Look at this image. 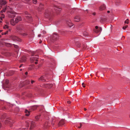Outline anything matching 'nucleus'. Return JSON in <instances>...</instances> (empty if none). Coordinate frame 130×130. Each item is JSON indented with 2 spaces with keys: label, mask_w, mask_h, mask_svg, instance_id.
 <instances>
[{
  "label": "nucleus",
  "mask_w": 130,
  "mask_h": 130,
  "mask_svg": "<svg viewBox=\"0 0 130 130\" xmlns=\"http://www.w3.org/2000/svg\"><path fill=\"white\" fill-rule=\"evenodd\" d=\"M64 124V120L63 119L61 120L58 124V125L59 126H62Z\"/></svg>",
  "instance_id": "9d476101"
},
{
  "label": "nucleus",
  "mask_w": 130,
  "mask_h": 130,
  "mask_svg": "<svg viewBox=\"0 0 130 130\" xmlns=\"http://www.w3.org/2000/svg\"><path fill=\"white\" fill-rule=\"evenodd\" d=\"M46 77L45 76H43L41 77L39 79V81H42V82H44L45 81Z\"/></svg>",
  "instance_id": "9b49d317"
},
{
  "label": "nucleus",
  "mask_w": 130,
  "mask_h": 130,
  "mask_svg": "<svg viewBox=\"0 0 130 130\" xmlns=\"http://www.w3.org/2000/svg\"><path fill=\"white\" fill-rule=\"evenodd\" d=\"M128 19H127L126 21H125V23L128 24Z\"/></svg>",
  "instance_id": "a878e982"
},
{
  "label": "nucleus",
  "mask_w": 130,
  "mask_h": 130,
  "mask_svg": "<svg viewBox=\"0 0 130 130\" xmlns=\"http://www.w3.org/2000/svg\"><path fill=\"white\" fill-rule=\"evenodd\" d=\"M26 113L25 115L26 116H28L29 115V112L27 110H26L25 111Z\"/></svg>",
  "instance_id": "aec40b11"
},
{
  "label": "nucleus",
  "mask_w": 130,
  "mask_h": 130,
  "mask_svg": "<svg viewBox=\"0 0 130 130\" xmlns=\"http://www.w3.org/2000/svg\"><path fill=\"white\" fill-rule=\"evenodd\" d=\"M41 36V34H39L38 35V37H40Z\"/></svg>",
  "instance_id": "58836bf2"
},
{
  "label": "nucleus",
  "mask_w": 130,
  "mask_h": 130,
  "mask_svg": "<svg viewBox=\"0 0 130 130\" xmlns=\"http://www.w3.org/2000/svg\"><path fill=\"white\" fill-rule=\"evenodd\" d=\"M49 124H48L47 122H46L44 124V126L45 127H47L48 126H49Z\"/></svg>",
  "instance_id": "412c9836"
},
{
  "label": "nucleus",
  "mask_w": 130,
  "mask_h": 130,
  "mask_svg": "<svg viewBox=\"0 0 130 130\" xmlns=\"http://www.w3.org/2000/svg\"><path fill=\"white\" fill-rule=\"evenodd\" d=\"M22 20L21 17L20 16H18L15 18V23H17L19 22Z\"/></svg>",
  "instance_id": "0eeeda50"
},
{
  "label": "nucleus",
  "mask_w": 130,
  "mask_h": 130,
  "mask_svg": "<svg viewBox=\"0 0 130 130\" xmlns=\"http://www.w3.org/2000/svg\"><path fill=\"white\" fill-rule=\"evenodd\" d=\"M26 82H26V84H28L30 83V81L29 80H28Z\"/></svg>",
  "instance_id": "72a5a7b5"
},
{
  "label": "nucleus",
  "mask_w": 130,
  "mask_h": 130,
  "mask_svg": "<svg viewBox=\"0 0 130 130\" xmlns=\"http://www.w3.org/2000/svg\"><path fill=\"white\" fill-rule=\"evenodd\" d=\"M29 122L30 123H31L30 128L31 129L34 126L35 123L34 122L32 121H30Z\"/></svg>",
  "instance_id": "4468645a"
},
{
  "label": "nucleus",
  "mask_w": 130,
  "mask_h": 130,
  "mask_svg": "<svg viewBox=\"0 0 130 130\" xmlns=\"http://www.w3.org/2000/svg\"><path fill=\"white\" fill-rule=\"evenodd\" d=\"M10 38L12 40L15 41H21V39L20 38L14 35L11 36L10 37Z\"/></svg>",
  "instance_id": "20e7f679"
},
{
  "label": "nucleus",
  "mask_w": 130,
  "mask_h": 130,
  "mask_svg": "<svg viewBox=\"0 0 130 130\" xmlns=\"http://www.w3.org/2000/svg\"><path fill=\"white\" fill-rule=\"evenodd\" d=\"M5 122L6 123H9L10 122V121L8 120H6Z\"/></svg>",
  "instance_id": "c756f323"
},
{
  "label": "nucleus",
  "mask_w": 130,
  "mask_h": 130,
  "mask_svg": "<svg viewBox=\"0 0 130 130\" xmlns=\"http://www.w3.org/2000/svg\"><path fill=\"white\" fill-rule=\"evenodd\" d=\"M22 70V69H20V71H21Z\"/></svg>",
  "instance_id": "864d4df0"
},
{
  "label": "nucleus",
  "mask_w": 130,
  "mask_h": 130,
  "mask_svg": "<svg viewBox=\"0 0 130 130\" xmlns=\"http://www.w3.org/2000/svg\"><path fill=\"white\" fill-rule=\"evenodd\" d=\"M84 110H85V111H86V109L85 108H84Z\"/></svg>",
  "instance_id": "de8ad7c7"
},
{
  "label": "nucleus",
  "mask_w": 130,
  "mask_h": 130,
  "mask_svg": "<svg viewBox=\"0 0 130 130\" xmlns=\"http://www.w3.org/2000/svg\"><path fill=\"white\" fill-rule=\"evenodd\" d=\"M38 106L37 105H34L31 106L30 107L29 110H34L36 109Z\"/></svg>",
  "instance_id": "f8f14e48"
},
{
  "label": "nucleus",
  "mask_w": 130,
  "mask_h": 130,
  "mask_svg": "<svg viewBox=\"0 0 130 130\" xmlns=\"http://www.w3.org/2000/svg\"><path fill=\"white\" fill-rule=\"evenodd\" d=\"M42 42V41L41 40H40V43H41Z\"/></svg>",
  "instance_id": "49530a36"
},
{
  "label": "nucleus",
  "mask_w": 130,
  "mask_h": 130,
  "mask_svg": "<svg viewBox=\"0 0 130 130\" xmlns=\"http://www.w3.org/2000/svg\"><path fill=\"white\" fill-rule=\"evenodd\" d=\"M9 82V81L8 80H6L5 83L6 84H8Z\"/></svg>",
  "instance_id": "2f4dec72"
},
{
  "label": "nucleus",
  "mask_w": 130,
  "mask_h": 130,
  "mask_svg": "<svg viewBox=\"0 0 130 130\" xmlns=\"http://www.w3.org/2000/svg\"><path fill=\"white\" fill-rule=\"evenodd\" d=\"M67 24L70 27L73 25V24L71 22V20H69L68 22H67Z\"/></svg>",
  "instance_id": "2eb2a0df"
},
{
  "label": "nucleus",
  "mask_w": 130,
  "mask_h": 130,
  "mask_svg": "<svg viewBox=\"0 0 130 130\" xmlns=\"http://www.w3.org/2000/svg\"><path fill=\"white\" fill-rule=\"evenodd\" d=\"M29 126V124H28L27 125V126Z\"/></svg>",
  "instance_id": "8fccbe9b"
},
{
  "label": "nucleus",
  "mask_w": 130,
  "mask_h": 130,
  "mask_svg": "<svg viewBox=\"0 0 130 130\" xmlns=\"http://www.w3.org/2000/svg\"><path fill=\"white\" fill-rule=\"evenodd\" d=\"M6 10H7L8 12H10V10L11 11H12V10L9 6H6L4 7L3 9L1 11V12L2 13L3 12H5Z\"/></svg>",
  "instance_id": "7ed1b4c3"
},
{
  "label": "nucleus",
  "mask_w": 130,
  "mask_h": 130,
  "mask_svg": "<svg viewBox=\"0 0 130 130\" xmlns=\"http://www.w3.org/2000/svg\"><path fill=\"white\" fill-rule=\"evenodd\" d=\"M1 37H2L1 35H0V38Z\"/></svg>",
  "instance_id": "09e8293b"
},
{
  "label": "nucleus",
  "mask_w": 130,
  "mask_h": 130,
  "mask_svg": "<svg viewBox=\"0 0 130 130\" xmlns=\"http://www.w3.org/2000/svg\"><path fill=\"white\" fill-rule=\"evenodd\" d=\"M25 15H28V16H26L27 19H30V20H32V19L31 18V15L28 14V12H27V11L25 12Z\"/></svg>",
  "instance_id": "ddd939ff"
},
{
  "label": "nucleus",
  "mask_w": 130,
  "mask_h": 130,
  "mask_svg": "<svg viewBox=\"0 0 130 130\" xmlns=\"http://www.w3.org/2000/svg\"><path fill=\"white\" fill-rule=\"evenodd\" d=\"M8 31H7L6 32H4V33H3V32H2V35H6V34H8Z\"/></svg>",
  "instance_id": "b1692460"
},
{
  "label": "nucleus",
  "mask_w": 130,
  "mask_h": 130,
  "mask_svg": "<svg viewBox=\"0 0 130 130\" xmlns=\"http://www.w3.org/2000/svg\"><path fill=\"white\" fill-rule=\"evenodd\" d=\"M0 18H1L2 19H3V18H5V15H4V14H3L2 15V16L1 17H0Z\"/></svg>",
  "instance_id": "7c9ffc66"
},
{
  "label": "nucleus",
  "mask_w": 130,
  "mask_h": 130,
  "mask_svg": "<svg viewBox=\"0 0 130 130\" xmlns=\"http://www.w3.org/2000/svg\"><path fill=\"white\" fill-rule=\"evenodd\" d=\"M68 104H70V103H71V102H70V101H68Z\"/></svg>",
  "instance_id": "ea45409f"
},
{
  "label": "nucleus",
  "mask_w": 130,
  "mask_h": 130,
  "mask_svg": "<svg viewBox=\"0 0 130 130\" xmlns=\"http://www.w3.org/2000/svg\"><path fill=\"white\" fill-rule=\"evenodd\" d=\"M46 13H45V15H46Z\"/></svg>",
  "instance_id": "5fc2aeb1"
},
{
  "label": "nucleus",
  "mask_w": 130,
  "mask_h": 130,
  "mask_svg": "<svg viewBox=\"0 0 130 130\" xmlns=\"http://www.w3.org/2000/svg\"><path fill=\"white\" fill-rule=\"evenodd\" d=\"M40 117V115H39L35 117V119L37 120H38L39 119Z\"/></svg>",
  "instance_id": "4be33fe9"
},
{
  "label": "nucleus",
  "mask_w": 130,
  "mask_h": 130,
  "mask_svg": "<svg viewBox=\"0 0 130 130\" xmlns=\"http://www.w3.org/2000/svg\"><path fill=\"white\" fill-rule=\"evenodd\" d=\"M24 57H22V60L23 62H25L26 60V58H24V59H23V58Z\"/></svg>",
  "instance_id": "393cba45"
},
{
  "label": "nucleus",
  "mask_w": 130,
  "mask_h": 130,
  "mask_svg": "<svg viewBox=\"0 0 130 130\" xmlns=\"http://www.w3.org/2000/svg\"><path fill=\"white\" fill-rule=\"evenodd\" d=\"M110 11H107V12L108 13H110Z\"/></svg>",
  "instance_id": "37998d69"
},
{
  "label": "nucleus",
  "mask_w": 130,
  "mask_h": 130,
  "mask_svg": "<svg viewBox=\"0 0 130 130\" xmlns=\"http://www.w3.org/2000/svg\"><path fill=\"white\" fill-rule=\"evenodd\" d=\"M23 65L22 64H21L19 66V68H20Z\"/></svg>",
  "instance_id": "a19ab883"
},
{
  "label": "nucleus",
  "mask_w": 130,
  "mask_h": 130,
  "mask_svg": "<svg viewBox=\"0 0 130 130\" xmlns=\"http://www.w3.org/2000/svg\"><path fill=\"white\" fill-rule=\"evenodd\" d=\"M2 19L1 18H0V23H2Z\"/></svg>",
  "instance_id": "473e14b6"
},
{
  "label": "nucleus",
  "mask_w": 130,
  "mask_h": 130,
  "mask_svg": "<svg viewBox=\"0 0 130 130\" xmlns=\"http://www.w3.org/2000/svg\"><path fill=\"white\" fill-rule=\"evenodd\" d=\"M18 46H17V47H16V48H18Z\"/></svg>",
  "instance_id": "603ef678"
},
{
  "label": "nucleus",
  "mask_w": 130,
  "mask_h": 130,
  "mask_svg": "<svg viewBox=\"0 0 130 130\" xmlns=\"http://www.w3.org/2000/svg\"><path fill=\"white\" fill-rule=\"evenodd\" d=\"M25 74L26 75H27V74H28V73H27V72H25Z\"/></svg>",
  "instance_id": "79ce46f5"
},
{
  "label": "nucleus",
  "mask_w": 130,
  "mask_h": 130,
  "mask_svg": "<svg viewBox=\"0 0 130 130\" xmlns=\"http://www.w3.org/2000/svg\"><path fill=\"white\" fill-rule=\"evenodd\" d=\"M10 22L11 24L13 25H15V22H14V19H13L11 20Z\"/></svg>",
  "instance_id": "6ab92c4d"
},
{
  "label": "nucleus",
  "mask_w": 130,
  "mask_h": 130,
  "mask_svg": "<svg viewBox=\"0 0 130 130\" xmlns=\"http://www.w3.org/2000/svg\"><path fill=\"white\" fill-rule=\"evenodd\" d=\"M95 29L94 31L96 33L101 32L102 30V28L101 27H100L98 28V27L97 26H95Z\"/></svg>",
  "instance_id": "39448f33"
},
{
  "label": "nucleus",
  "mask_w": 130,
  "mask_h": 130,
  "mask_svg": "<svg viewBox=\"0 0 130 130\" xmlns=\"http://www.w3.org/2000/svg\"><path fill=\"white\" fill-rule=\"evenodd\" d=\"M33 3L34 4H36L37 3V0H33Z\"/></svg>",
  "instance_id": "bb28decb"
},
{
  "label": "nucleus",
  "mask_w": 130,
  "mask_h": 130,
  "mask_svg": "<svg viewBox=\"0 0 130 130\" xmlns=\"http://www.w3.org/2000/svg\"><path fill=\"white\" fill-rule=\"evenodd\" d=\"M17 29L18 31H21L24 30L23 26L21 25L18 26L17 27Z\"/></svg>",
  "instance_id": "6e6552de"
},
{
  "label": "nucleus",
  "mask_w": 130,
  "mask_h": 130,
  "mask_svg": "<svg viewBox=\"0 0 130 130\" xmlns=\"http://www.w3.org/2000/svg\"><path fill=\"white\" fill-rule=\"evenodd\" d=\"M82 85L83 86V87H85V86L84 85V83H83L82 84Z\"/></svg>",
  "instance_id": "c9c22d12"
},
{
  "label": "nucleus",
  "mask_w": 130,
  "mask_h": 130,
  "mask_svg": "<svg viewBox=\"0 0 130 130\" xmlns=\"http://www.w3.org/2000/svg\"><path fill=\"white\" fill-rule=\"evenodd\" d=\"M35 82V81L33 80H31V84H33Z\"/></svg>",
  "instance_id": "f704fd0d"
},
{
  "label": "nucleus",
  "mask_w": 130,
  "mask_h": 130,
  "mask_svg": "<svg viewBox=\"0 0 130 130\" xmlns=\"http://www.w3.org/2000/svg\"><path fill=\"white\" fill-rule=\"evenodd\" d=\"M7 2L6 0H0V6L5 5Z\"/></svg>",
  "instance_id": "1a4fd4ad"
},
{
  "label": "nucleus",
  "mask_w": 130,
  "mask_h": 130,
  "mask_svg": "<svg viewBox=\"0 0 130 130\" xmlns=\"http://www.w3.org/2000/svg\"><path fill=\"white\" fill-rule=\"evenodd\" d=\"M127 25L126 26H125L123 27V29L125 30L126 29V28L127 27Z\"/></svg>",
  "instance_id": "cd10ccee"
},
{
  "label": "nucleus",
  "mask_w": 130,
  "mask_h": 130,
  "mask_svg": "<svg viewBox=\"0 0 130 130\" xmlns=\"http://www.w3.org/2000/svg\"><path fill=\"white\" fill-rule=\"evenodd\" d=\"M105 8V5L103 4L102 5H101L100 8V10H103Z\"/></svg>",
  "instance_id": "dca6fc26"
},
{
  "label": "nucleus",
  "mask_w": 130,
  "mask_h": 130,
  "mask_svg": "<svg viewBox=\"0 0 130 130\" xmlns=\"http://www.w3.org/2000/svg\"><path fill=\"white\" fill-rule=\"evenodd\" d=\"M8 28V26L6 25H5V26L3 27V28L5 29H6V28Z\"/></svg>",
  "instance_id": "5701e85b"
},
{
  "label": "nucleus",
  "mask_w": 130,
  "mask_h": 130,
  "mask_svg": "<svg viewBox=\"0 0 130 130\" xmlns=\"http://www.w3.org/2000/svg\"><path fill=\"white\" fill-rule=\"evenodd\" d=\"M59 36L56 33L53 34L51 37V38L54 40H55L58 38Z\"/></svg>",
  "instance_id": "423d86ee"
},
{
  "label": "nucleus",
  "mask_w": 130,
  "mask_h": 130,
  "mask_svg": "<svg viewBox=\"0 0 130 130\" xmlns=\"http://www.w3.org/2000/svg\"><path fill=\"white\" fill-rule=\"evenodd\" d=\"M38 56H36L35 57H32L30 58V61L31 62H34V61H36L35 62V64H37L38 63L37 61H38Z\"/></svg>",
  "instance_id": "f03ea898"
},
{
  "label": "nucleus",
  "mask_w": 130,
  "mask_h": 130,
  "mask_svg": "<svg viewBox=\"0 0 130 130\" xmlns=\"http://www.w3.org/2000/svg\"><path fill=\"white\" fill-rule=\"evenodd\" d=\"M27 35V34L26 33H23V34H22V35L23 36H26Z\"/></svg>",
  "instance_id": "c85d7f7f"
},
{
  "label": "nucleus",
  "mask_w": 130,
  "mask_h": 130,
  "mask_svg": "<svg viewBox=\"0 0 130 130\" xmlns=\"http://www.w3.org/2000/svg\"><path fill=\"white\" fill-rule=\"evenodd\" d=\"M74 21L76 22H78L80 21V18L78 16H76L74 19Z\"/></svg>",
  "instance_id": "f3484780"
},
{
  "label": "nucleus",
  "mask_w": 130,
  "mask_h": 130,
  "mask_svg": "<svg viewBox=\"0 0 130 130\" xmlns=\"http://www.w3.org/2000/svg\"><path fill=\"white\" fill-rule=\"evenodd\" d=\"M8 16L9 17L11 18H14L15 16V13L12 11L10 10V12H7Z\"/></svg>",
  "instance_id": "f257e3e1"
},
{
  "label": "nucleus",
  "mask_w": 130,
  "mask_h": 130,
  "mask_svg": "<svg viewBox=\"0 0 130 130\" xmlns=\"http://www.w3.org/2000/svg\"><path fill=\"white\" fill-rule=\"evenodd\" d=\"M52 125H53L54 124V123H53V122L52 123Z\"/></svg>",
  "instance_id": "a18cd8bd"
},
{
  "label": "nucleus",
  "mask_w": 130,
  "mask_h": 130,
  "mask_svg": "<svg viewBox=\"0 0 130 130\" xmlns=\"http://www.w3.org/2000/svg\"><path fill=\"white\" fill-rule=\"evenodd\" d=\"M98 101V100H96V102H97Z\"/></svg>",
  "instance_id": "3c124183"
},
{
  "label": "nucleus",
  "mask_w": 130,
  "mask_h": 130,
  "mask_svg": "<svg viewBox=\"0 0 130 130\" xmlns=\"http://www.w3.org/2000/svg\"><path fill=\"white\" fill-rule=\"evenodd\" d=\"M10 1V0H9Z\"/></svg>",
  "instance_id": "6e6d98bb"
},
{
  "label": "nucleus",
  "mask_w": 130,
  "mask_h": 130,
  "mask_svg": "<svg viewBox=\"0 0 130 130\" xmlns=\"http://www.w3.org/2000/svg\"><path fill=\"white\" fill-rule=\"evenodd\" d=\"M92 14L93 15H95V12H94L92 13Z\"/></svg>",
  "instance_id": "4c0bfd02"
},
{
  "label": "nucleus",
  "mask_w": 130,
  "mask_h": 130,
  "mask_svg": "<svg viewBox=\"0 0 130 130\" xmlns=\"http://www.w3.org/2000/svg\"><path fill=\"white\" fill-rule=\"evenodd\" d=\"M53 86V85L51 84H45V87H47L48 88H51L52 87V86Z\"/></svg>",
  "instance_id": "a211bd4d"
},
{
  "label": "nucleus",
  "mask_w": 130,
  "mask_h": 130,
  "mask_svg": "<svg viewBox=\"0 0 130 130\" xmlns=\"http://www.w3.org/2000/svg\"><path fill=\"white\" fill-rule=\"evenodd\" d=\"M2 31H3V30H0V33Z\"/></svg>",
  "instance_id": "c03bdc74"
},
{
  "label": "nucleus",
  "mask_w": 130,
  "mask_h": 130,
  "mask_svg": "<svg viewBox=\"0 0 130 130\" xmlns=\"http://www.w3.org/2000/svg\"><path fill=\"white\" fill-rule=\"evenodd\" d=\"M80 124V126H79V127H78L79 128H80L81 127V126H82V124Z\"/></svg>",
  "instance_id": "e433bc0d"
}]
</instances>
